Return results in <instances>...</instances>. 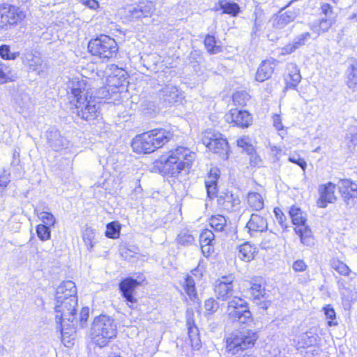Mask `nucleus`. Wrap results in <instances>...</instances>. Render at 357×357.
Instances as JSON below:
<instances>
[{"label": "nucleus", "instance_id": "1", "mask_svg": "<svg viewBox=\"0 0 357 357\" xmlns=\"http://www.w3.org/2000/svg\"><path fill=\"white\" fill-rule=\"evenodd\" d=\"M77 289L73 281L63 282L56 291L55 311L56 321L59 323V328L62 335L67 333L64 332L63 322L68 321L69 326L75 328L78 322L76 319V309L77 299L76 296Z\"/></svg>", "mask_w": 357, "mask_h": 357}, {"label": "nucleus", "instance_id": "2", "mask_svg": "<svg viewBox=\"0 0 357 357\" xmlns=\"http://www.w3.org/2000/svg\"><path fill=\"white\" fill-rule=\"evenodd\" d=\"M68 88L70 102L75 105L77 116L86 121L96 119L100 114V105L95 98H89L84 80L73 79Z\"/></svg>", "mask_w": 357, "mask_h": 357}, {"label": "nucleus", "instance_id": "3", "mask_svg": "<svg viewBox=\"0 0 357 357\" xmlns=\"http://www.w3.org/2000/svg\"><path fill=\"white\" fill-rule=\"evenodd\" d=\"M172 135L165 129H153L137 135L132 142V148L137 154H150L162 147Z\"/></svg>", "mask_w": 357, "mask_h": 357}, {"label": "nucleus", "instance_id": "4", "mask_svg": "<svg viewBox=\"0 0 357 357\" xmlns=\"http://www.w3.org/2000/svg\"><path fill=\"white\" fill-rule=\"evenodd\" d=\"M116 335L114 321L107 315L96 317L92 324L90 336L94 343L100 347H105L109 340Z\"/></svg>", "mask_w": 357, "mask_h": 357}, {"label": "nucleus", "instance_id": "5", "mask_svg": "<svg viewBox=\"0 0 357 357\" xmlns=\"http://www.w3.org/2000/svg\"><path fill=\"white\" fill-rule=\"evenodd\" d=\"M88 50L93 56L108 61L116 56L119 47L113 38L100 34L89 41Z\"/></svg>", "mask_w": 357, "mask_h": 357}, {"label": "nucleus", "instance_id": "6", "mask_svg": "<svg viewBox=\"0 0 357 357\" xmlns=\"http://www.w3.org/2000/svg\"><path fill=\"white\" fill-rule=\"evenodd\" d=\"M258 335L250 329L243 328L233 331L226 337V349L228 352L236 354L254 347Z\"/></svg>", "mask_w": 357, "mask_h": 357}, {"label": "nucleus", "instance_id": "7", "mask_svg": "<svg viewBox=\"0 0 357 357\" xmlns=\"http://www.w3.org/2000/svg\"><path fill=\"white\" fill-rule=\"evenodd\" d=\"M26 13L20 6L10 4H0V28L8 30L20 24L26 18Z\"/></svg>", "mask_w": 357, "mask_h": 357}, {"label": "nucleus", "instance_id": "8", "mask_svg": "<svg viewBox=\"0 0 357 357\" xmlns=\"http://www.w3.org/2000/svg\"><path fill=\"white\" fill-rule=\"evenodd\" d=\"M291 222L296 226L295 232L300 236L303 244L310 245L313 243V238L311 229L306 225V213L300 208L293 206L289 211Z\"/></svg>", "mask_w": 357, "mask_h": 357}, {"label": "nucleus", "instance_id": "9", "mask_svg": "<svg viewBox=\"0 0 357 357\" xmlns=\"http://www.w3.org/2000/svg\"><path fill=\"white\" fill-rule=\"evenodd\" d=\"M226 312L232 322L248 324L252 321V314L247 302L238 296H234L228 302Z\"/></svg>", "mask_w": 357, "mask_h": 357}, {"label": "nucleus", "instance_id": "10", "mask_svg": "<svg viewBox=\"0 0 357 357\" xmlns=\"http://www.w3.org/2000/svg\"><path fill=\"white\" fill-rule=\"evenodd\" d=\"M202 140L203 145L211 153L219 154L220 156L229 155L228 142L220 132L214 130L206 131Z\"/></svg>", "mask_w": 357, "mask_h": 357}, {"label": "nucleus", "instance_id": "11", "mask_svg": "<svg viewBox=\"0 0 357 357\" xmlns=\"http://www.w3.org/2000/svg\"><path fill=\"white\" fill-rule=\"evenodd\" d=\"M185 163L179 161L178 158H160L153 162L152 172L176 176L185 168Z\"/></svg>", "mask_w": 357, "mask_h": 357}, {"label": "nucleus", "instance_id": "12", "mask_svg": "<svg viewBox=\"0 0 357 357\" xmlns=\"http://www.w3.org/2000/svg\"><path fill=\"white\" fill-rule=\"evenodd\" d=\"M234 280L233 275H225L218 279L214 284V291L218 299L222 301H228L232 299L234 294Z\"/></svg>", "mask_w": 357, "mask_h": 357}, {"label": "nucleus", "instance_id": "13", "mask_svg": "<svg viewBox=\"0 0 357 357\" xmlns=\"http://www.w3.org/2000/svg\"><path fill=\"white\" fill-rule=\"evenodd\" d=\"M158 102L157 105H162L163 107L172 106L173 104L180 102L182 99V94L174 86H167L162 89L157 94Z\"/></svg>", "mask_w": 357, "mask_h": 357}, {"label": "nucleus", "instance_id": "14", "mask_svg": "<svg viewBox=\"0 0 357 357\" xmlns=\"http://www.w3.org/2000/svg\"><path fill=\"white\" fill-rule=\"evenodd\" d=\"M22 63L29 69V71L36 72L38 75H43L46 65L37 52L27 51L23 54Z\"/></svg>", "mask_w": 357, "mask_h": 357}, {"label": "nucleus", "instance_id": "15", "mask_svg": "<svg viewBox=\"0 0 357 357\" xmlns=\"http://www.w3.org/2000/svg\"><path fill=\"white\" fill-rule=\"evenodd\" d=\"M339 190L347 205L349 207L357 204V184L349 179L339 182Z\"/></svg>", "mask_w": 357, "mask_h": 357}, {"label": "nucleus", "instance_id": "16", "mask_svg": "<svg viewBox=\"0 0 357 357\" xmlns=\"http://www.w3.org/2000/svg\"><path fill=\"white\" fill-rule=\"evenodd\" d=\"M140 284V282L130 277L126 278L119 283V290L122 297L127 302V305L131 307V304L137 302L135 296V289Z\"/></svg>", "mask_w": 357, "mask_h": 357}, {"label": "nucleus", "instance_id": "17", "mask_svg": "<svg viewBox=\"0 0 357 357\" xmlns=\"http://www.w3.org/2000/svg\"><path fill=\"white\" fill-rule=\"evenodd\" d=\"M45 135L49 145L55 151L66 149L69 143L68 139L62 135L59 130L55 126L50 127L47 130Z\"/></svg>", "mask_w": 357, "mask_h": 357}, {"label": "nucleus", "instance_id": "18", "mask_svg": "<svg viewBox=\"0 0 357 357\" xmlns=\"http://www.w3.org/2000/svg\"><path fill=\"white\" fill-rule=\"evenodd\" d=\"M299 13V10H287L283 12L281 10L278 14L275 15L272 20V25L275 29L281 30L284 29L288 24L293 22Z\"/></svg>", "mask_w": 357, "mask_h": 357}, {"label": "nucleus", "instance_id": "19", "mask_svg": "<svg viewBox=\"0 0 357 357\" xmlns=\"http://www.w3.org/2000/svg\"><path fill=\"white\" fill-rule=\"evenodd\" d=\"M287 74L284 77L285 86L284 91L289 89L296 90L301 80L300 69L294 63H289L287 66Z\"/></svg>", "mask_w": 357, "mask_h": 357}, {"label": "nucleus", "instance_id": "20", "mask_svg": "<svg viewBox=\"0 0 357 357\" xmlns=\"http://www.w3.org/2000/svg\"><path fill=\"white\" fill-rule=\"evenodd\" d=\"M335 185L331 182L319 186L320 197L317 200V205L321 208H325L328 203H333L335 199Z\"/></svg>", "mask_w": 357, "mask_h": 357}, {"label": "nucleus", "instance_id": "21", "mask_svg": "<svg viewBox=\"0 0 357 357\" xmlns=\"http://www.w3.org/2000/svg\"><path fill=\"white\" fill-rule=\"evenodd\" d=\"M310 38L311 34L309 32H304L298 34L291 43L282 47L281 54L287 55L294 52L296 50L304 46Z\"/></svg>", "mask_w": 357, "mask_h": 357}, {"label": "nucleus", "instance_id": "22", "mask_svg": "<svg viewBox=\"0 0 357 357\" xmlns=\"http://www.w3.org/2000/svg\"><path fill=\"white\" fill-rule=\"evenodd\" d=\"M231 122L240 128H248L252 123V115L246 110L231 109L230 117Z\"/></svg>", "mask_w": 357, "mask_h": 357}, {"label": "nucleus", "instance_id": "23", "mask_svg": "<svg viewBox=\"0 0 357 357\" xmlns=\"http://www.w3.org/2000/svg\"><path fill=\"white\" fill-rule=\"evenodd\" d=\"M249 233L252 235L253 232H263L268 229L267 219L259 214L252 213L246 225Z\"/></svg>", "mask_w": 357, "mask_h": 357}, {"label": "nucleus", "instance_id": "24", "mask_svg": "<svg viewBox=\"0 0 357 357\" xmlns=\"http://www.w3.org/2000/svg\"><path fill=\"white\" fill-rule=\"evenodd\" d=\"M274 71V63L270 60L263 61L259 65L255 75L257 82H263L271 77Z\"/></svg>", "mask_w": 357, "mask_h": 357}, {"label": "nucleus", "instance_id": "25", "mask_svg": "<svg viewBox=\"0 0 357 357\" xmlns=\"http://www.w3.org/2000/svg\"><path fill=\"white\" fill-rule=\"evenodd\" d=\"M217 202L222 208L228 211H234L240 204V199L238 197H234L233 195L229 193L220 194L218 196Z\"/></svg>", "mask_w": 357, "mask_h": 357}, {"label": "nucleus", "instance_id": "26", "mask_svg": "<svg viewBox=\"0 0 357 357\" xmlns=\"http://www.w3.org/2000/svg\"><path fill=\"white\" fill-rule=\"evenodd\" d=\"M153 10V4L151 1H142L130 10L132 17L141 18L150 15Z\"/></svg>", "mask_w": 357, "mask_h": 357}, {"label": "nucleus", "instance_id": "27", "mask_svg": "<svg viewBox=\"0 0 357 357\" xmlns=\"http://www.w3.org/2000/svg\"><path fill=\"white\" fill-rule=\"evenodd\" d=\"M320 338L319 335L312 331H307L298 337V345L300 347H309L319 344Z\"/></svg>", "mask_w": 357, "mask_h": 357}, {"label": "nucleus", "instance_id": "28", "mask_svg": "<svg viewBox=\"0 0 357 357\" xmlns=\"http://www.w3.org/2000/svg\"><path fill=\"white\" fill-rule=\"evenodd\" d=\"M198 271L195 269L191 271L190 274L187 275L184 278V280L182 282V286L186 293V294L190 298H196L197 291L195 288V281L193 278V275H195V272Z\"/></svg>", "mask_w": 357, "mask_h": 357}, {"label": "nucleus", "instance_id": "29", "mask_svg": "<svg viewBox=\"0 0 357 357\" xmlns=\"http://www.w3.org/2000/svg\"><path fill=\"white\" fill-rule=\"evenodd\" d=\"M335 22V21L333 20L322 17L319 20L318 22L312 24L310 29L314 33L320 35L321 33L328 31Z\"/></svg>", "mask_w": 357, "mask_h": 357}, {"label": "nucleus", "instance_id": "30", "mask_svg": "<svg viewBox=\"0 0 357 357\" xmlns=\"http://www.w3.org/2000/svg\"><path fill=\"white\" fill-rule=\"evenodd\" d=\"M256 252V248L249 243H245L238 248V257L243 261H250L253 259Z\"/></svg>", "mask_w": 357, "mask_h": 357}, {"label": "nucleus", "instance_id": "31", "mask_svg": "<svg viewBox=\"0 0 357 357\" xmlns=\"http://www.w3.org/2000/svg\"><path fill=\"white\" fill-rule=\"evenodd\" d=\"M347 84L349 89H355L357 86V61L350 63L346 70Z\"/></svg>", "mask_w": 357, "mask_h": 357}, {"label": "nucleus", "instance_id": "32", "mask_svg": "<svg viewBox=\"0 0 357 357\" xmlns=\"http://www.w3.org/2000/svg\"><path fill=\"white\" fill-rule=\"evenodd\" d=\"M236 146L238 152L248 155H252L255 153L254 146L251 144L248 137H243L236 140Z\"/></svg>", "mask_w": 357, "mask_h": 357}, {"label": "nucleus", "instance_id": "33", "mask_svg": "<svg viewBox=\"0 0 357 357\" xmlns=\"http://www.w3.org/2000/svg\"><path fill=\"white\" fill-rule=\"evenodd\" d=\"M249 206L254 211H259L264 208L263 197L258 192H249L247 197Z\"/></svg>", "mask_w": 357, "mask_h": 357}, {"label": "nucleus", "instance_id": "34", "mask_svg": "<svg viewBox=\"0 0 357 357\" xmlns=\"http://www.w3.org/2000/svg\"><path fill=\"white\" fill-rule=\"evenodd\" d=\"M204 44L210 54H215L222 51V47L218 45V40L213 35L206 34Z\"/></svg>", "mask_w": 357, "mask_h": 357}, {"label": "nucleus", "instance_id": "35", "mask_svg": "<svg viewBox=\"0 0 357 357\" xmlns=\"http://www.w3.org/2000/svg\"><path fill=\"white\" fill-rule=\"evenodd\" d=\"M226 224V218L222 215H213L209 219V225L215 231H222Z\"/></svg>", "mask_w": 357, "mask_h": 357}, {"label": "nucleus", "instance_id": "36", "mask_svg": "<svg viewBox=\"0 0 357 357\" xmlns=\"http://www.w3.org/2000/svg\"><path fill=\"white\" fill-rule=\"evenodd\" d=\"M20 54V52H11L10 47L8 45L3 44L0 45V57L3 60L14 61Z\"/></svg>", "mask_w": 357, "mask_h": 357}, {"label": "nucleus", "instance_id": "37", "mask_svg": "<svg viewBox=\"0 0 357 357\" xmlns=\"http://www.w3.org/2000/svg\"><path fill=\"white\" fill-rule=\"evenodd\" d=\"M223 14H228L232 17H235L240 13V6L237 3L228 0H223Z\"/></svg>", "mask_w": 357, "mask_h": 357}, {"label": "nucleus", "instance_id": "38", "mask_svg": "<svg viewBox=\"0 0 357 357\" xmlns=\"http://www.w3.org/2000/svg\"><path fill=\"white\" fill-rule=\"evenodd\" d=\"M35 213L39 218V219L43 222V225L46 226L52 227L56 222V218L53 214L47 211L39 212L37 209L34 210Z\"/></svg>", "mask_w": 357, "mask_h": 357}, {"label": "nucleus", "instance_id": "39", "mask_svg": "<svg viewBox=\"0 0 357 357\" xmlns=\"http://www.w3.org/2000/svg\"><path fill=\"white\" fill-rule=\"evenodd\" d=\"M105 236L109 238L116 239L119 237L121 227L117 222H112L107 225Z\"/></svg>", "mask_w": 357, "mask_h": 357}, {"label": "nucleus", "instance_id": "40", "mask_svg": "<svg viewBox=\"0 0 357 357\" xmlns=\"http://www.w3.org/2000/svg\"><path fill=\"white\" fill-rule=\"evenodd\" d=\"M248 293L253 298L254 300H259L265 295V289L259 284H252L248 290Z\"/></svg>", "mask_w": 357, "mask_h": 357}, {"label": "nucleus", "instance_id": "41", "mask_svg": "<svg viewBox=\"0 0 357 357\" xmlns=\"http://www.w3.org/2000/svg\"><path fill=\"white\" fill-rule=\"evenodd\" d=\"M250 95L245 91H238L233 94L232 99L235 105L243 106L250 99Z\"/></svg>", "mask_w": 357, "mask_h": 357}, {"label": "nucleus", "instance_id": "42", "mask_svg": "<svg viewBox=\"0 0 357 357\" xmlns=\"http://www.w3.org/2000/svg\"><path fill=\"white\" fill-rule=\"evenodd\" d=\"M326 318L328 319V325L329 326H337L338 322L336 321V314L334 308L328 305L323 308Z\"/></svg>", "mask_w": 357, "mask_h": 357}, {"label": "nucleus", "instance_id": "43", "mask_svg": "<svg viewBox=\"0 0 357 357\" xmlns=\"http://www.w3.org/2000/svg\"><path fill=\"white\" fill-rule=\"evenodd\" d=\"M333 269L336 271L338 273L342 275H348L350 269L349 268L341 261L333 259L331 263Z\"/></svg>", "mask_w": 357, "mask_h": 357}, {"label": "nucleus", "instance_id": "44", "mask_svg": "<svg viewBox=\"0 0 357 357\" xmlns=\"http://www.w3.org/2000/svg\"><path fill=\"white\" fill-rule=\"evenodd\" d=\"M321 14L324 15V17L336 20L337 13L334 10V7L329 3H323L321 6Z\"/></svg>", "mask_w": 357, "mask_h": 357}, {"label": "nucleus", "instance_id": "45", "mask_svg": "<svg viewBox=\"0 0 357 357\" xmlns=\"http://www.w3.org/2000/svg\"><path fill=\"white\" fill-rule=\"evenodd\" d=\"M50 227L45 225H38L36 227L37 236L41 241H45L50 238L51 231Z\"/></svg>", "mask_w": 357, "mask_h": 357}, {"label": "nucleus", "instance_id": "46", "mask_svg": "<svg viewBox=\"0 0 357 357\" xmlns=\"http://www.w3.org/2000/svg\"><path fill=\"white\" fill-rule=\"evenodd\" d=\"M82 236L86 246L89 248H92L93 247V240L96 236L95 230L91 227H86Z\"/></svg>", "mask_w": 357, "mask_h": 357}, {"label": "nucleus", "instance_id": "47", "mask_svg": "<svg viewBox=\"0 0 357 357\" xmlns=\"http://www.w3.org/2000/svg\"><path fill=\"white\" fill-rule=\"evenodd\" d=\"M195 238L193 236L187 231H181L177 237L178 244L183 245H189L193 243Z\"/></svg>", "mask_w": 357, "mask_h": 357}, {"label": "nucleus", "instance_id": "48", "mask_svg": "<svg viewBox=\"0 0 357 357\" xmlns=\"http://www.w3.org/2000/svg\"><path fill=\"white\" fill-rule=\"evenodd\" d=\"M215 234L210 229H204L199 235V243H213Z\"/></svg>", "mask_w": 357, "mask_h": 357}, {"label": "nucleus", "instance_id": "49", "mask_svg": "<svg viewBox=\"0 0 357 357\" xmlns=\"http://www.w3.org/2000/svg\"><path fill=\"white\" fill-rule=\"evenodd\" d=\"M10 72V70L9 66L0 60V84H3L8 82V74Z\"/></svg>", "mask_w": 357, "mask_h": 357}, {"label": "nucleus", "instance_id": "50", "mask_svg": "<svg viewBox=\"0 0 357 357\" xmlns=\"http://www.w3.org/2000/svg\"><path fill=\"white\" fill-rule=\"evenodd\" d=\"M204 307L209 314H213L219 308V303L214 298H211L205 301Z\"/></svg>", "mask_w": 357, "mask_h": 357}, {"label": "nucleus", "instance_id": "51", "mask_svg": "<svg viewBox=\"0 0 357 357\" xmlns=\"http://www.w3.org/2000/svg\"><path fill=\"white\" fill-rule=\"evenodd\" d=\"M274 213L276 217L277 220L281 225L282 228L286 230L288 227V225L287 223V219L282 211L278 208H275L274 209Z\"/></svg>", "mask_w": 357, "mask_h": 357}, {"label": "nucleus", "instance_id": "52", "mask_svg": "<svg viewBox=\"0 0 357 357\" xmlns=\"http://www.w3.org/2000/svg\"><path fill=\"white\" fill-rule=\"evenodd\" d=\"M206 188L208 196L212 197L217 193V183L212 181H205Z\"/></svg>", "mask_w": 357, "mask_h": 357}, {"label": "nucleus", "instance_id": "53", "mask_svg": "<svg viewBox=\"0 0 357 357\" xmlns=\"http://www.w3.org/2000/svg\"><path fill=\"white\" fill-rule=\"evenodd\" d=\"M191 151L189 149L183 146H179L175 150L174 153H171L169 156H190Z\"/></svg>", "mask_w": 357, "mask_h": 357}, {"label": "nucleus", "instance_id": "54", "mask_svg": "<svg viewBox=\"0 0 357 357\" xmlns=\"http://www.w3.org/2000/svg\"><path fill=\"white\" fill-rule=\"evenodd\" d=\"M220 176V170L217 167L211 168L208 178L206 181H212L213 183H217V181Z\"/></svg>", "mask_w": 357, "mask_h": 357}, {"label": "nucleus", "instance_id": "55", "mask_svg": "<svg viewBox=\"0 0 357 357\" xmlns=\"http://www.w3.org/2000/svg\"><path fill=\"white\" fill-rule=\"evenodd\" d=\"M89 314V307H83L79 314V326L81 327L85 324L87 321Z\"/></svg>", "mask_w": 357, "mask_h": 357}, {"label": "nucleus", "instance_id": "56", "mask_svg": "<svg viewBox=\"0 0 357 357\" xmlns=\"http://www.w3.org/2000/svg\"><path fill=\"white\" fill-rule=\"evenodd\" d=\"M9 177L10 174H3L0 176V192H2L10 183V180Z\"/></svg>", "mask_w": 357, "mask_h": 357}, {"label": "nucleus", "instance_id": "57", "mask_svg": "<svg viewBox=\"0 0 357 357\" xmlns=\"http://www.w3.org/2000/svg\"><path fill=\"white\" fill-rule=\"evenodd\" d=\"M307 265L303 260H296L292 265V268L296 272L304 271L306 270Z\"/></svg>", "mask_w": 357, "mask_h": 357}, {"label": "nucleus", "instance_id": "58", "mask_svg": "<svg viewBox=\"0 0 357 357\" xmlns=\"http://www.w3.org/2000/svg\"><path fill=\"white\" fill-rule=\"evenodd\" d=\"M273 126L278 131L283 130L284 126L282 123L281 116L279 114H275L273 116Z\"/></svg>", "mask_w": 357, "mask_h": 357}, {"label": "nucleus", "instance_id": "59", "mask_svg": "<svg viewBox=\"0 0 357 357\" xmlns=\"http://www.w3.org/2000/svg\"><path fill=\"white\" fill-rule=\"evenodd\" d=\"M202 252L205 256H208L213 251V243H201Z\"/></svg>", "mask_w": 357, "mask_h": 357}, {"label": "nucleus", "instance_id": "60", "mask_svg": "<svg viewBox=\"0 0 357 357\" xmlns=\"http://www.w3.org/2000/svg\"><path fill=\"white\" fill-rule=\"evenodd\" d=\"M289 161L298 165L304 171L307 166L303 158H289Z\"/></svg>", "mask_w": 357, "mask_h": 357}, {"label": "nucleus", "instance_id": "61", "mask_svg": "<svg viewBox=\"0 0 357 357\" xmlns=\"http://www.w3.org/2000/svg\"><path fill=\"white\" fill-rule=\"evenodd\" d=\"M82 4L91 9H96L99 6V3L96 0H79Z\"/></svg>", "mask_w": 357, "mask_h": 357}, {"label": "nucleus", "instance_id": "62", "mask_svg": "<svg viewBox=\"0 0 357 357\" xmlns=\"http://www.w3.org/2000/svg\"><path fill=\"white\" fill-rule=\"evenodd\" d=\"M255 14V23H254V25H253V27H252V33H256L257 31L261 27V26L262 24V22H263V20L261 19L260 17H258L256 13Z\"/></svg>", "mask_w": 357, "mask_h": 357}, {"label": "nucleus", "instance_id": "63", "mask_svg": "<svg viewBox=\"0 0 357 357\" xmlns=\"http://www.w3.org/2000/svg\"><path fill=\"white\" fill-rule=\"evenodd\" d=\"M197 328L196 326H189L188 327V335L191 340V342H193L197 336Z\"/></svg>", "mask_w": 357, "mask_h": 357}, {"label": "nucleus", "instance_id": "64", "mask_svg": "<svg viewBox=\"0 0 357 357\" xmlns=\"http://www.w3.org/2000/svg\"><path fill=\"white\" fill-rule=\"evenodd\" d=\"M351 22H357V8H354L353 11L350 13L347 18Z\"/></svg>", "mask_w": 357, "mask_h": 357}]
</instances>
